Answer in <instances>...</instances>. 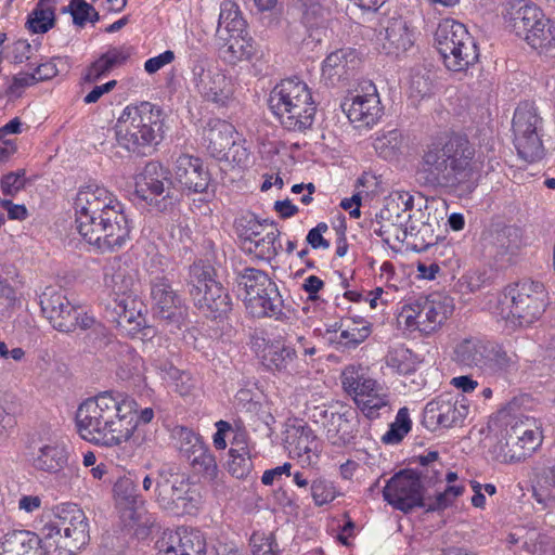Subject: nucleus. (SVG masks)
<instances>
[{
    "instance_id": "ddd939ff",
    "label": "nucleus",
    "mask_w": 555,
    "mask_h": 555,
    "mask_svg": "<svg viewBox=\"0 0 555 555\" xmlns=\"http://www.w3.org/2000/svg\"><path fill=\"white\" fill-rule=\"evenodd\" d=\"M134 193L157 210H167L175 201L171 172L158 162H149L134 178Z\"/></svg>"
},
{
    "instance_id": "4c0bfd02",
    "label": "nucleus",
    "mask_w": 555,
    "mask_h": 555,
    "mask_svg": "<svg viewBox=\"0 0 555 555\" xmlns=\"http://www.w3.org/2000/svg\"><path fill=\"white\" fill-rule=\"evenodd\" d=\"M413 207V197L410 195H399L398 199L391 198L387 202L379 217L389 224V227H410L411 209Z\"/></svg>"
},
{
    "instance_id": "09e8293b",
    "label": "nucleus",
    "mask_w": 555,
    "mask_h": 555,
    "mask_svg": "<svg viewBox=\"0 0 555 555\" xmlns=\"http://www.w3.org/2000/svg\"><path fill=\"white\" fill-rule=\"evenodd\" d=\"M412 428L409 409L401 408L392 422L389 429L383 435L382 441L386 444H397L403 440Z\"/></svg>"
},
{
    "instance_id": "052dcab7",
    "label": "nucleus",
    "mask_w": 555,
    "mask_h": 555,
    "mask_svg": "<svg viewBox=\"0 0 555 555\" xmlns=\"http://www.w3.org/2000/svg\"><path fill=\"white\" fill-rule=\"evenodd\" d=\"M25 170L21 169L4 175L0 181L1 191L7 196H14L25 188Z\"/></svg>"
},
{
    "instance_id": "774afa93",
    "label": "nucleus",
    "mask_w": 555,
    "mask_h": 555,
    "mask_svg": "<svg viewBox=\"0 0 555 555\" xmlns=\"http://www.w3.org/2000/svg\"><path fill=\"white\" fill-rule=\"evenodd\" d=\"M130 50L127 48H109L102 56L106 61L111 70L115 67L121 66L130 56Z\"/></svg>"
},
{
    "instance_id": "a18cd8bd",
    "label": "nucleus",
    "mask_w": 555,
    "mask_h": 555,
    "mask_svg": "<svg viewBox=\"0 0 555 555\" xmlns=\"http://www.w3.org/2000/svg\"><path fill=\"white\" fill-rule=\"evenodd\" d=\"M358 409L370 420L379 417V411L386 409L390 411V400L387 390L379 385L378 391L366 392V395H360Z\"/></svg>"
},
{
    "instance_id": "864d4df0",
    "label": "nucleus",
    "mask_w": 555,
    "mask_h": 555,
    "mask_svg": "<svg viewBox=\"0 0 555 555\" xmlns=\"http://www.w3.org/2000/svg\"><path fill=\"white\" fill-rule=\"evenodd\" d=\"M385 361L387 366L398 374L408 375L414 372V364L411 361V352L406 348L400 347L389 350Z\"/></svg>"
},
{
    "instance_id": "de8ad7c7",
    "label": "nucleus",
    "mask_w": 555,
    "mask_h": 555,
    "mask_svg": "<svg viewBox=\"0 0 555 555\" xmlns=\"http://www.w3.org/2000/svg\"><path fill=\"white\" fill-rule=\"evenodd\" d=\"M105 285L111 288L114 295L113 306L116 305V301H121L124 298L134 299L132 296L134 280L125 271L118 270L111 276L106 275Z\"/></svg>"
},
{
    "instance_id": "9d476101",
    "label": "nucleus",
    "mask_w": 555,
    "mask_h": 555,
    "mask_svg": "<svg viewBox=\"0 0 555 555\" xmlns=\"http://www.w3.org/2000/svg\"><path fill=\"white\" fill-rule=\"evenodd\" d=\"M154 499L158 506L176 515L193 514L198 508V494L177 468L163 465L156 470Z\"/></svg>"
},
{
    "instance_id": "7c9ffc66",
    "label": "nucleus",
    "mask_w": 555,
    "mask_h": 555,
    "mask_svg": "<svg viewBox=\"0 0 555 555\" xmlns=\"http://www.w3.org/2000/svg\"><path fill=\"white\" fill-rule=\"evenodd\" d=\"M272 292L269 289L256 291L254 293L255 298L251 296H245V306L248 312L256 318H275L276 320H281L284 315L283 307L284 301L279 292L276 284L271 283Z\"/></svg>"
},
{
    "instance_id": "dca6fc26",
    "label": "nucleus",
    "mask_w": 555,
    "mask_h": 555,
    "mask_svg": "<svg viewBox=\"0 0 555 555\" xmlns=\"http://www.w3.org/2000/svg\"><path fill=\"white\" fill-rule=\"evenodd\" d=\"M485 255L492 259L499 269L512 264L520 248L519 230L515 227L492 224L481 236Z\"/></svg>"
},
{
    "instance_id": "bf43d9fd",
    "label": "nucleus",
    "mask_w": 555,
    "mask_h": 555,
    "mask_svg": "<svg viewBox=\"0 0 555 555\" xmlns=\"http://www.w3.org/2000/svg\"><path fill=\"white\" fill-rule=\"evenodd\" d=\"M311 495L315 505L321 506L336 498V490L331 481L317 479L311 483Z\"/></svg>"
},
{
    "instance_id": "c9c22d12",
    "label": "nucleus",
    "mask_w": 555,
    "mask_h": 555,
    "mask_svg": "<svg viewBox=\"0 0 555 555\" xmlns=\"http://www.w3.org/2000/svg\"><path fill=\"white\" fill-rule=\"evenodd\" d=\"M223 36L224 44L220 48L222 57L229 63H236L242 60H250L257 53V46L247 34H229Z\"/></svg>"
},
{
    "instance_id": "6ab92c4d",
    "label": "nucleus",
    "mask_w": 555,
    "mask_h": 555,
    "mask_svg": "<svg viewBox=\"0 0 555 555\" xmlns=\"http://www.w3.org/2000/svg\"><path fill=\"white\" fill-rule=\"evenodd\" d=\"M341 107L357 128L373 127L383 114L377 89L371 81H365L357 94L346 98Z\"/></svg>"
},
{
    "instance_id": "f8f14e48",
    "label": "nucleus",
    "mask_w": 555,
    "mask_h": 555,
    "mask_svg": "<svg viewBox=\"0 0 555 555\" xmlns=\"http://www.w3.org/2000/svg\"><path fill=\"white\" fill-rule=\"evenodd\" d=\"M452 312L453 305L449 297L431 294L404 305L400 317L404 318L408 327L429 335L439 328Z\"/></svg>"
},
{
    "instance_id": "37998d69",
    "label": "nucleus",
    "mask_w": 555,
    "mask_h": 555,
    "mask_svg": "<svg viewBox=\"0 0 555 555\" xmlns=\"http://www.w3.org/2000/svg\"><path fill=\"white\" fill-rule=\"evenodd\" d=\"M509 430L514 436H517L516 440L519 441L520 452L504 453L505 460H526L542 442V434L538 429H524L519 426H513Z\"/></svg>"
},
{
    "instance_id": "6e6d98bb",
    "label": "nucleus",
    "mask_w": 555,
    "mask_h": 555,
    "mask_svg": "<svg viewBox=\"0 0 555 555\" xmlns=\"http://www.w3.org/2000/svg\"><path fill=\"white\" fill-rule=\"evenodd\" d=\"M173 437L177 439L180 452L188 459L192 456L195 449H201L204 444L202 437L193 430L180 426L173 429Z\"/></svg>"
},
{
    "instance_id": "5701e85b",
    "label": "nucleus",
    "mask_w": 555,
    "mask_h": 555,
    "mask_svg": "<svg viewBox=\"0 0 555 555\" xmlns=\"http://www.w3.org/2000/svg\"><path fill=\"white\" fill-rule=\"evenodd\" d=\"M192 82L207 101L214 103L224 104L232 94L230 79L219 69L206 68L202 61L192 67Z\"/></svg>"
},
{
    "instance_id": "4be33fe9",
    "label": "nucleus",
    "mask_w": 555,
    "mask_h": 555,
    "mask_svg": "<svg viewBox=\"0 0 555 555\" xmlns=\"http://www.w3.org/2000/svg\"><path fill=\"white\" fill-rule=\"evenodd\" d=\"M234 127L222 119H211L204 129V143L208 153L217 159L229 160L232 158L233 162H242V156H247L246 151L243 150L242 154L236 158L235 154H232L233 150L236 149L235 153H238V145L235 144L234 140Z\"/></svg>"
},
{
    "instance_id": "a878e982",
    "label": "nucleus",
    "mask_w": 555,
    "mask_h": 555,
    "mask_svg": "<svg viewBox=\"0 0 555 555\" xmlns=\"http://www.w3.org/2000/svg\"><path fill=\"white\" fill-rule=\"evenodd\" d=\"M175 179L183 190L193 193L207 191L210 175L204 168L203 160L198 157L181 154L175 162Z\"/></svg>"
},
{
    "instance_id": "412c9836",
    "label": "nucleus",
    "mask_w": 555,
    "mask_h": 555,
    "mask_svg": "<svg viewBox=\"0 0 555 555\" xmlns=\"http://www.w3.org/2000/svg\"><path fill=\"white\" fill-rule=\"evenodd\" d=\"M40 307L54 330L62 333H72L76 330L78 307L62 292L48 287L40 296Z\"/></svg>"
},
{
    "instance_id": "e433bc0d",
    "label": "nucleus",
    "mask_w": 555,
    "mask_h": 555,
    "mask_svg": "<svg viewBox=\"0 0 555 555\" xmlns=\"http://www.w3.org/2000/svg\"><path fill=\"white\" fill-rule=\"evenodd\" d=\"M135 306L137 301L134 299L124 298L121 301H116V305L112 307L114 322L129 335H134L145 327V318Z\"/></svg>"
},
{
    "instance_id": "79ce46f5",
    "label": "nucleus",
    "mask_w": 555,
    "mask_h": 555,
    "mask_svg": "<svg viewBox=\"0 0 555 555\" xmlns=\"http://www.w3.org/2000/svg\"><path fill=\"white\" fill-rule=\"evenodd\" d=\"M436 228H439L437 221L422 222L418 227L411 224L408 246L417 253L426 251L438 242L439 234L436 233Z\"/></svg>"
},
{
    "instance_id": "20e7f679",
    "label": "nucleus",
    "mask_w": 555,
    "mask_h": 555,
    "mask_svg": "<svg viewBox=\"0 0 555 555\" xmlns=\"http://www.w3.org/2000/svg\"><path fill=\"white\" fill-rule=\"evenodd\" d=\"M164 121L165 114L156 104L128 105L116 121V140L128 152L147 155L164 139Z\"/></svg>"
},
{
    "instance_id": "13d9d810",
    "label": "nucleus",
    "mask_w": 555,
    "mask_h": 555,
    "mask_svg": "<svg viewBox=\"0 0 555 555\" xmlns=\"http://www.w3.org/2000/svg\"><path fill=\"white\" fill-rule=\"evenodd\" d=\"M516 439L517 436H514L511 430L506 431V435L502 439H500L499 442L493 447V453L496 460H499L502 463H518L522 461L504 459V453L512 454L514 452H520L519 441H517Z\"/></svg>"
},
{
    "instance_id": "ea45409f",
    "label": "nucleus",
    "mask_w": 555,
    "mask_h": 555,
    "mask_svg": "<svg viewBox=\"0 0 555 555\" xmlns=\"http://www.w3.org/2000/svg\"><path fill=\"white\" fill-rule=\"evenodd\" d=\"M490 349L492 350L488 353L486 360L487 363H485L482 373L490 375H501L516 370V354L507 353V351L495 341H491Z\"/></svg>"
},
{
    "instance_id": "338daca9",
    "label": "nucleus",
    "mask_w": 555,
    "mask_h": 555,
    "mask_svg": "<svg viewBox=\"0 0 555 555\" xmlns=\"http://www.w3.org/2000/svg\"><path fill=\"white\" fill-rule=\"evenodd\" d=\"M111 68L107 65L104 57L101 55L96 61H94L87 69L86 75L83 76V80L86 82H95L103 76L111 73Z\"/></svg>"
},
{
    "instance_id": "69168bd1",
    "label": "nucleus",
    "mask_w": 555,
    "mask_h": 555,
    "mask_svg": "<svg viewBox=\"0 0 555 555\" xmlns=\"http://www.w3.org/2000/svg\"><path fill=\"white\" fill-rule=\"evenodd\" d=\"M126 551L125 541L115 534H104L101 542L103 555H124Z\"/></svg>"
},
{
    "instance_id": "f704fd0d",
    "label": "nucleus",
    "mask_w": 555,
    "mask_h": 555,
    "mask_svg": "<svg viewBox=\"0 0 555 555\" xmlns=\"http://www.w3.org/2000/svg\"><path fill=\"white\" fill-rule=\"evenodd\" d=\"M344 390L352 397L354 403L359 404L360 395H366L369 390L378 391L379 384L369 376L362 366L348 365L341 373Z\"/></svg>"
},
{
    "instance_id": "6e6552de",
    "label": "nucleus",
    "mask_w": 555,
    "mask_h": 555,
    "mask_svg": "<svg viewBox=\"0 0 555 555\" xmlns=\"http://www.w3.org/2000/svg\"><path fill=\"white\" fill-rule=\"evenodd\" d=\"M210 264L194 263L189 272V293L195 307L207 318L221 319L232 310L227 289L216 279Z\"/></svg>"
},
{
    "instance_id": "3c124183",
    "label": "nucleus",
    "mask_w": 555,
    "mask_h": 555,
    "mask_svg": "<svg viewBox=\"0 0 555 555\" xmlns=\"http://www.w3.org/2000/svg\"><path fill=\"white\" fill-rule=\"evenodd\" d=\"M227 468L237 479L246 478L250 474L253 462L245 448H242L241 451L236 449L229 450Z\"/></svg>"
},
{
    "instance_id": "e2e57ef3",
    "label": "nucleus",
    "mask_w": 555,
    "mask_h": 555,
    "mask_svg": "<svg viewBox=\"0 0 555 555\" xmlns=\"http://www.w3.org/2000/svg\"><path fill=\"white\" fill-rule=\"evenodd\" d=\"M328 231V225L325 222H320L317 227L312 228L307 234V243L313 248H330V242L323 237V234Z\"/></svg>"
},
{
    "instance_id": "8fccbe9b",
    "label": "nucleus",
    "mask_w": 555,
    "mask_h": 555,
    "mask_svg": "<svg viewBox=\"0 0 555 555\" xmlns=\"http://www.w3.org/2000/svg\"><path fill=\"white\" fill-rule=\"evenodd\" d=\"M403 139L398 130H392L377 137L374 141V149L385 159L395 158L401 151Z\"/></svg>"
},
{
    "instance_id": "9b49d317",
    "label": "nucleus",
    "mask_w": 555,
    "mask_h": 555,
    "mask_svg": "<svg viewBox=\"0 0 555 555\" xmlns=\"http://www.w3.org/2000/svg\"><path fill=\"white\" fill-rule=\"evenodd\" d=\"M542 118L533 103L522 102L515 109L513 117L514 143L520 158L535 163L544 157L541 140Z\"/></svg>"
},
{
    "instance_id": "393cba45",
    "label": "nucleus",
    "mask_w": 555,
    "mask_h": 555,
    "mask_svg": "<svg viewBox=\"0 0 555 555\" xmlns=\"http://www.w3.org/2000/svg\"><path fill=\"white\" fill-rule=\"evenodd\" d=\"M33 466L39 472L66 477L65 469L73 473L69 447L59 440L42 444L33 456Z\"/></svg>"
},
{
    "instance_id": "f3484780",
    "label": "nucleus",
    "mask_w": 555,
    "mask_h": 555,
    "mask_svg": "<svg viewBox=\"0 0 555 555\" xmlns=\"http://www.w3.org/2000/svg\"><path fill=\"white\" fill-rule=\"evenodd\" d=\"M150 284L154 317L175 328H180L185 319V309L170 280L165 275H157Z\"/></svg>"
},
{
    "instance_id": "58836bf2",
    "label": "nucleus",
    "mask_w": 555,
    "mask_h": 555,
    "mask_svg": "<svg viewBox=\"0 0 555 555\" xmlns=\"http://www.w3.org/2000/svg\"><path fill=\"white\" fill-rule=\"evenodd\" d=\"M246 28V22L242 16L238 5L232 0H224L220 5L217 36L223 38L224 35L237 33L243 34Z\"/></svg>"
},
{
    "instance_id": "49530a36",
    "label": "nucleus",
    "mask_w": 555,
    "mask_h": 555,
    "mask_svg": "<svg viewBox=\"0 0 555 555\" xmlns=\"http://www.w3.org/2000/svg\"><path fill=\"white\" fill-rule=\"evenodd\" d=\"M194 472L206 480H214L218 474V466L215 456L210 453L207 446L195 449L192 456L188 457Z\"/></svg>"
},
{
    "instance_id": "c85d7f7f",
    "label": "nucleus",
    "mask_w": 555,
    "mask_h": 555,
    "mask_svg": "<svg viewBox=\"0 0 555 555\" xmlns=\"http://www.w3.org/2000/svg\"><path fill=\"white\" fill-rule=\"evenodd\" d=\"M259 228H261V224L256 220H248V228L241 233V237L243 238V249L250 254H255L259 259L270 260L279 253L275 242L280 235V231L278 229H272L263 236H260L261 233L258 230Z\"/></svg>"
},
{
    "instance_id": "1a4fd4ad",
    "label": "nucleus",
    "mask_w": 555,
    "mask_h": 555,
    "mask_svg": "<svg viewBox=\"0 0 555 555\" xmlns=\"http://www.w3.org/2000/svg\"><path fill=\"white\" fill-rule=\"evenodd\" d=\"M435 42L450 70H465L478 61L479 52L474 37L464 24L455 20L444 18L438 24Z\"/></svg>"
},
{
    "instance_id": "0eeeda50",
    "label": "nucleus",
    "mask_w": 555,
    "mask_h": 555,
    "mask_svg": "<svg viewBox=\"0 0 555 555\" xmlns=\"http://www.w3.org/2000/svg\"><path fill=\"white\" fill-rule=\"evenodd\" d=\"M507 27L533 49L548 48L555 41L552 22L543 11L527 0H513L506 5Z\"/></svg>"
},
{
    "instance_id": "7ed1b4c3",
    "label": "nucleus",
    "mask_w": 555,
    "mask_h": 555,
    "mask_svg": "<svg viewBox=\"0 0 555 555\" xmlns=\"http://www.w3.org/2000/svg\"><path fill=\"white\" fill-rule=\"evenodd\" d=\"M137 401L128 395L103 391L81 402L76 412L79 436L101 447H117L129 441L137 430L133 414Z\"/></svg>"
},
{
    "instance_id": "f257e3e1",
    "label": "nucleus",
    "mask_w": 555,
    "mask_h": 555,
    "mask_svg": "<svg viewBox=\"0 0 555 555\" xmlns=\"http://www.w3.org/2000/svg\"><path fill=\"white\" fill-rule=\"evenodd\" d=\"M481 167L482 162L468 138L452 133L437 137L423 146L415 173L422 186L463 195L477 188Z\"/></svg>"
},
{
    "instance_id": "39448f33",
    "label": "nucleus",
    "mask_w": 555,
    "mask_h": 555,
    "mask_svg": "<svg viewBox=\"0 0 555 555\" xmlns=\"http://www.w3.org/2000/svg\"><path fill=\"white\" fill-rule=\"evenodd\" d=\"M268 104L288 131L305 132L313 125L317 105L307 83L297 78L278 83L270 92Z\"/></svg>"
},
{
    "instance_id": "a211bd4d",
    "label": "nucleus",
    "mask_w": 555,
    "mask_h": 555,
    "mask_svg": "<svg viewBox=\"0 0 555 555\" xmlns=\"http://www.w3.org/2000/svg\"><path fill=\"white\" fill-rule=\"evenodd\" d=\"M314 423H321L327 440L337 447L354 442L358 433L357 413L351 409L331 412L323 406H314L310 415Z\"/></svg>"
},
{
    "instance_id": "cd10ccee",
    "label": "nucleus",
    "mask_w": 555,
    "mask_h": 555,
    "mask_svg": "<svg viewBox=\"0 0 555 555\" xmlns=\"http://www.w3.org/2000/svg\"><path fill=\"white\" fill-rule=\"evenodd\" d=\"M377 40L383 52L390 56H399L413 46V35L401 17L388 20Z\"/></svg>"
},
{
    "instance_id": "aec40b11",
    "label": "nucleus",
    "mask_w": 555,
    "mask_h": 555,
    "mask_svg": "<svg viewBox=\"0 0 555 555\" xmlns=\"http://www.w3.org/2000/svg\"><path fill=\"white\" fill-rule=\"evenodd\" d=\"M54 515L59 516L63 527V539L55 541L56 547L74 555L89 543L88 518L81 508L76 504L65 503L55 508Z\"/></svg>"
},
{
    "instance_id": "680f3d73",
    "label": "nucleus",
    "mask_w": 555,
    "mask_h": 555,
    "mask_svg": "<svg viewBox=\"0 0 555 555\" xmlns=\"http://www.w3.org/2000/svg\"><path fill=\"white\" fill-rule=\"evenodd\" d=\"M122 351L121 352H125L126 356L129 358L130 360V364H129V367L126 369L122 365L119 366L118 371H117V375L121 378V379H129L131 378L132 376L134 375H139L140 374V369L142 367V364H143V360L142 358L133 350L131 349L129 346H122Z\"/></svg>"
},
{
    "instance_id": "b1692460",
    "label": "nucleus",
    "mask_w": 555,
    "mask_h": 555,
    "mask_svg": "<svg viewBox=\"0 0 555 555\" xmlns=\"http://www.w3.org/2000/svg\"><path fill=\"white\" fill-rule=\"evenodd\" d=\"M114 496L126 527L142 522L144 500L138 494L137 485L128 477L119 478L114 485Z\"/></svg>"
},
{
    "instance_id": "2eb2a0df",
    "label": "nucleus",
    "mask_w": 555,
    "mask_h": 555,
    "mask_svg": "<svg viewBox=\"0 0 555 555\" xmlns=\"http://www.w3.org/2000/svg\"><path fill=\"white\" fill-rule=\"evenodd\" d=\"M383 498L393 508L403 513L422 507L424 493L420 474L410 469L395 474L384 487Z\"/></svg>"
},
{
    "instance_id": "c756f323",
    "label": "nucleus",
    "mask_w": 555,
    "mask_h": 555,
    "mask_svg": "<svg viewBox=\"0 0 555 555\" xmlns=\"http://www.w3.org/2000/svg\"><path fill=\"white\" fill-rule=\"evenodd\" d=\"M164 546L157 555H205L206 540L199 530L179 528Z\"/></svg>"
},
{
    "instance_id": "473e14b6",
    "label": "nucleus",
    "mask_w": 555,
    "mask_h": 555,
    "mask_svg": "<svg viewBox=\"0 0 555 555\" xmlns=\"http://www.w3.org/2000/svg\"><path fill=\"white\" fill-rule=\"evenodd\" d=\"M0 555H47L41 539L28 530H13L0 540Z\"/></svg>"
},
{
    "instance_id": "5fc2aeb1",
    "label": "nucleus",
    "mask_w": 555,
    "mask_h": 555,
    "mask_svg": "<svg viewBox=\"0 0 555 555\" xmlns=\"http://www.w3.org/2000/svg\"><path fill=\"white\" fill-rule=\"evenodd\" d=\"M353 326H347L339 335L338 344L345 347H356L364 341L371 334V326L367 322L352 320Z\"/></svg>"
},
{
    "instance_id": "a19ab883",
    "label": "nucleus",
    "mask_w": 555,
    "mask_h": 555,
    "mask_svg": "<svg viewBox=\"0 0 555 555\" xmlns=\"http://www.w3.org/2000/svg\"><path fill=\"white\" fill-rule=\"evenodd\" d=\"M56 0H39L29 14L27 26L34 34H44L54 25V5Z\"/></svg>"
},
{
    "instance_id": "72a5a7b5",
    "label": "nucleus",
    "mask_w": 555,
    "mask_h": 555,
    "mask_svg": "<svg viewBox=\"0 0 555 555\" xmlns=\"http://www.w3.org/2000/svg\"><path fill=\"white\" fill-rule=\"evenodd\" d=\"M356 65V56L352 51L337 50L330 53L323 62L322 79L328 86H335L341 80H347Z\"/></svg>"
},
{
    "instance_id": "4468645a",
    "label": "nucleus",
    "mask_w": 555,
    "mask_h": 555,
    "mask_svg": "<svg viewBox=\"0 0 555 555\" xmlns=\"http://www.w3.org/2000/svg\"><path fill=\"white\" fill-rule=\"evenodd\" d=\"M469 408L464 397L444 392L430 400L424 409L422 424L430 431L449 429L463 424Z\"/></svg>"
},
{
    "instance_id": "0e129e2a",
    "label": "nucleus",
    "mask_w": 555,
    "mask_h": 555,
    "mask_svg": "<svg viewBox=\"0 0 555 555\" xmlns=\"http://www.w3.org/2000/svg\"><path fill=\"white\" fill-rule=\"evenodd\" d=\"M93 7L86 1H80L77 4H69L63 9V12H69L73 16V21L78 26H83L88 18H90Z\"/></svg>"
},
{
    "instance_id": "bb28decb",
    "label": "nucleus",
    "mask_w": 555,
    "mask_h": 555,
    "mask_svg": "<svg viewBox=\"0 0 555 555\" xmlns=\"http://www.w3.org/2000/svg\"><path fill=\"white\" fill-rule=\"evenodd\" d=\"M284 447L289 456L301 460L302 463L312 464L319 457L320 446L313 430L305 424H294L287 427L284 437Z\"/></svg>"
},
{
    "instance_id": "f03ea898",
    "label": "nucleus",
    "mask_w": 555,
    "mask_h": 555,
    "mask_svg": "<svg viewBox=\"0 0 555 555\" xmlns=\"http://www.w3.org/2000/svg\"><path fill=\"white\" fill-rule=\"evenodd\" d=\"M74 208L78 233L102 253L118 250L130 238L131 225L124 205L105 188L80 189Z\"/></svg>"
},
{
    "instance_id": "2f4dec72",
    "label": "nucleus",
    "mask_w": 555,
    "mask_h": 555,
    "mask_svg": "<svg viewBox=\"0 0 555 555\" xmlns=\"http://www.w3.org/2000/svg\"><path fill=\"white\" fill-rule=\"evenodd\" d=\"M491 340L480 337H467L461 340L454 348L453 360L461 366L478 369L482 372Z\"/></svg>"
},
{
    "instance_id": "603ef678",
    "label": "nucleus",
    "mask_w": 555,
    "mask_h": 555,
    "mask_svg": "<svg viewBox=\"0 0 555 555\" xmlns=\"http://www.w3.org/2000/svg\"><path fill=\"white\" fill-rule=\"evenodd\" d=\"M297 358L296 350L289 346L271 349L266 356L268 366L279 372H291Z\"/></svg>"
},
{
    "instance_id": "423d86ee",
    "label": "nucleus",
    "mask_w": 555,
    "mask_h": 555,
    "mask_svg": "<svg viewBox=\"0 0 555 555\" xmlns=\"http://www.w3.org/2000/svg\"><path fill=\"white\" fill-rule=\"evenodd\" d=\"M501 317L513 327H527L540 320L548 305L544 284L522 279L504 287Z\"/></svg>"
},
{
    "instance_id": "c03bdc74",
    "label": "nucleus",
    "mask_w": 555,
    "mask_h": 555,
    "mask_svg": "<svg viewBox=\"0 0 555 555\" xmlns=\"http://www.w3.org/2000/svg\"><path fill=\"white\" fill-rule=\"evenodd\" d=\"M237 286L243 287L245 291V296H251L255 298L254 293L256 291L269 289L272 292L271 283L273 281L269 278V275L259 269L255 268H244L236 278Z\"/></svg>"
},
{
    "instance_id": "4d7b16f0",
    "label": "nucleus",
    "mask_w": 555,
    "mask_h": 555,
    "mask_svg": "<svg viewBox=\"0 0 555 555\" xmlns=\"http://www.w3.org/2000/svg\"><path fill=\"white\" fill-rule=\"evenodd\" d=\"M464 488L461 486H448L443 492L436 495L433 501L426 502L424 499V507L426 512L442 511L452 504V501L463 493Z\"/></svg>"
}]
</instances>
